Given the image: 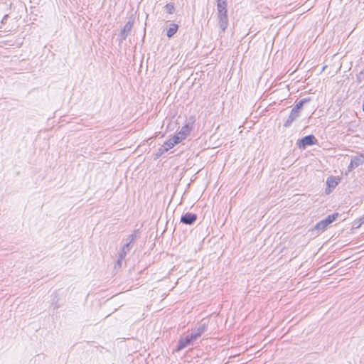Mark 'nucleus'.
<instances>
[{
	"mask_svg": "<svg viewBox=\"0 0 364 364\" xmlns=\"http://www.w3.org/2000/svg\"><path fill=\"white\" fill-rule=\"evenodd\" d=\"M304 103V100H300L295 107L291 109V113L284 124V127H289L291 126L292 122L295 120L299 116V109L302 107Z\"/></svg>",
	"mask_w": 364,
	"mask_h": 364,
	"instance_id": "f257e3e1",
	"label": "nucleus"
},
{
	"mask_svg": "<svg viewBox=\"0 0 364 364\" xmlns=\"http://www.w3.org/2000/svg\"><path fill=\"white\" fill-rule=\"evenodd\" d=\"M338 213H333L332 215H328L324 220L318 222L315 228L318 230L323 231L326 230L327 226L333 223L338 218Z\"/></svg>",
	"mask_w": 364,
	"mask_h": 364,
	"instance_id": "f03ea898",
	"label": "nucleus"
},
{
	"mask_svg": "<svg viewBox=\"0 0 364 364\" xmlns=\"http://www.w3.org/2000/svg\"><path fill=\"white\" fill-rule=\"evenodd\" d=\"M317 142L316 139L314 135H308L303 137L298 143L300 149H306V146L316 144Z\"/></svg>",
	"mask_w": 364,
	"mask_h": 364,
	"instance_id": "7ed1b4c3",
	"label": "nucleus"
},
{
	"mask_svg": "<svg viewBox=\"0 0 364 364\" xmlns=\"http://www.w3.org/2000/svg\"><path fill=\"white\" fill-rule=\"evenodd\" d=\"M364 164V156L362 154H358L351 158L350 163L348 166V171H351L356 167Z\"/></svg>",
	"mask_w": 364,
	"mask_h": 364,
	"instance_id": "20e7f679",
	"label": "nucleus"
},
{
	"mask_svg": "<svg viewBox=\"0 0 364 364\" xmlns=\"http://www.w3.org/2000/svg\"><path fill=\"white\" fill-rule=\"evenodd\" d=\"M196 341L195 338H192V335H188L185 338H182L179 340L178 344L177 346V350H181L188 346L193 345Z\"/></svg>",
	"mask_w": 364,
	"mask_h": 364,
	"instance_id": "39448f33",
	"label": "nucleus"
},
{
	"mask_svg": "<svg viewBox=\"0 0 364 364\" xmlns=\"http://www.w3.org/2000/svg\"><path fill=\"white\" fill-rule=\"evenodd\" d=\"M197 220V215L191 213H186L181 218V222L186 225H192Z\"/></svg>",
	"mask_w": 364,
	"mask_h": 364,
	"instance_id": "423d86ee",
	"label": "nucleus"
},
{
	"mask_svg": "<svg viewBox=\"0 0 364 364\" xmlns=\"http://www.w3.org/2000/svg\"><path fill=\"white\" fill-rule=\"evenodd\" d=\"M218 25L223 32H224L228 26V18L227 13L218 14Z\"/></svg>",
	"mask_w": 364,
	"mask_h": 364,
	"instance_id": "0eeeda50",
	"label": "nucleus"
},
{
	"mask_svg": "<svg viewBox=\"0 0 364 364\" xmlns=\"http://www.w3.org/2000/svg\"><path fill=\"white\" fill-rule=\"evenodd\" d=\"M206 330V323H200V325L191 333L192 338H195L196 341L198 340Z\"/></svg>",
	"mask_w": 364,
	"mask_h": 364,
	"instance_id": "6e6552de",
	"label": "nucleus"
},
{
	"mask_svg": "<svg viewBox=\"0 0 364 364\" xmlns=\"http://www.w3.org/2000/svg\"><path fill=\"white\" fill-rule=\"evenodd\" d=\"M176 144L171 139L166 141L158 150V155L161 156L164 153L167 152L169 149H172Z\"/></svg>",
	"mask_w": 364,
	"mask_h": 364,
	"instance_id": "1a4fd4ad",
	"label": "nucleus"
},
{
	"mask_svg": "<svg viewBox=\"0 0 364 364\" xmlns=\"http://www.w3.org/2000/svg\"><path fill=\"white\" fill-rule=\"evenodd\" d=\"M133 23L129 21L124 26L123 29H122L120 32V36L122 40H125L127 36L132 31Z\"/></svg>",
	"mask_w": 364,
	"mask_h": 364,
	"instance_id": "9d476101",
	"label": "nucleus"
},
{
	"mask_svg": "<svg viewBox=\"0 0 364 364\" xmlns=\"http://www.w3.org/2000/svg\"><path fill=\"white\" fill-rule=\"evenodd\" d=\"M191 123L192 122H187L184 126H183L178 132L180 135H181L184 139L186 138V136L189 134L190 132L191 131Z\"/></svg>",
	"mask_w": 364,
	"mask_h": 364,
	"instance_id": "9b49d317",
	"label": "nucleus"
},
{
	"mask_svg": "<svg viewBox=\"0 0 364 364\" xmlns=\"http://www.w3.org/2000/svg\"><path fill=\"white\" fill-rule=\"evenodd\" d=\"M131 248L132 247H129V243L124 244L119 252V257L121 259H124L128 252H129Z\"/></svg>",
	"mask_w": 364,
	"mask_h": 364,
	"instance_id": "f8f14e48",
	"label": "nucleus"
},
{
	"mask_svg": "<svg viewBox=\"0 0 364 364\" xmlns=\"http://www.w3.org/2000/svg\"><path fill=\"white\" fill-rule=\"evenodd\" d=\"M227 3L226 1L224 0L223 1H220L217 4L218 7V14H223L227 13Z\"/></svg>",
	"mask_w": 364,
	"mask_h": 364,
	"instance_id": "ddd939ff",
	"label": "nucleus"
},
{
	"mask_svg": "<svg viewBox=\"0 0 364 364\" xmlns=\"http://www.w3.org/2000/svg\"><path fill=\"white\" fill-rule=\"evenodd\" d=\"M178 28V26L177 24H175V23L171 24L169 28L167 31V33H166L167 36L168 38H171L172 36H173L174 34L177 32Z\"/></svg>",
	"mask_w": 364,
	"mask_h": 364,
	"instance_id": "4468645a",
	"label": "nucleus"
},
{
	"mask_svg": "<svg viewBox=\"0 0 364 364\" xmlns=\"http://www.w3.org/2000/svg\"><path fill=\"white\" fill-rule=\"evenodd\" d=\"M172 141H173V144H178L180 143L182 140L185 139L181 135H180L178 133L173 136L171 138Z\"/></svg>",
	"mask_w": 364,
	"mask_h": 364,
	"instance_id": "2eb2a0df",
	"label": "nucleus"
},
{
	"mask_svg": "<svg viewBox=\"0 0 364 364\" xmlns=\"http://www.w3.org/2000/svg\"><path fill=\"white\" fill-rule=\"evenodd\" d=\"M326 183L329 187L334 188L337 185V182L335 181V179L333 177H328L327 178Z\"/></svg>",
	"mask_w": 364,
	"mask_h": 364,
	"instance_id": "dca6fc26",
	"label": "nucleus"
},
{
	"mask_svg": "<svg viewBox=\"0 0 364 364\" xmlns=\"http://www.w3.org/2000/svg\"><path fill=\"white\" fill-rule=\"evenodd\" d=\"M136 239V231L133 233L129 235L127 240L128 242L127 243H129V247H131V243L134 242Z\"/></svg>",
	"mask_w": 364,
	"mask_h": 364,
	"instance_id": "f3484780",
	"label": "nucleus"
},
{
	"mask_svg": "<svg viewBox=\"0 0 364 364\" xmlns=\"http://www.w3.org/2000/svg\"><path fill=\"white\" fill-rule=\"evenodd\" d=\"M165 9L167 13L173 14L174 11V6L173 4H168L165 6Z\"/></svg>",
	"mask_w": 364,
	"mask_h": 364,
	"instance_id": "a211bd4d",
	"label": "nucleus"
},
{
	"mask_svg": "<svg viewBox=\"0 0 364 364\" xmlns=\"http://www.w3.org/2000/svg\"><path fill=\"white\" fill-rule=\"evenodd\" d=\"M364 78V73L363 72H360L358 75V80L361 81Z\"/></svg>",
	"mask_w": 364,
	"mask_h": 364,
	"instance_id": "6ab92c4d",
	"label": "nucleus"
},
{
	"mask_svg": "<svg viewBox=\"0 0 364 364\" xmlns=\"http://www.w3.org/2000/svg\"><path fill=\"white\" fill-rule=\"evenodd\" d=\"M124 259H121L119 257H118V259L117 261V265H118L119 267H121L122 266V261H123Z\"/></svg>",
	"mask_w": 364,
	"mask_h": 364,
	"instance_id": "aec40b11",
	"label": "nucleus"
},
{
	"mask_svg": "<svg viewBox=\"0 0 364 364\" xmlns=\"http://www.w3.org/2000/svg\"><path fill=\"white\" fill-rule=\"evenodd\" d=\"M360 220L361 221V223H364V215L360 218Z\"/></svg>",
	"mask_w": 364,
	"mask_h": 364,
	"instance_id": "412c9836",
	"label": "nucleus"
}]
</instances>
